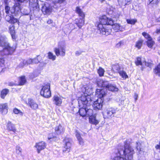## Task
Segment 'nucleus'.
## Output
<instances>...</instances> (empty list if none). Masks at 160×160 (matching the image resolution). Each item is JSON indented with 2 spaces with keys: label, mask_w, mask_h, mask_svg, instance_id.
<instances>
[{
  "label": "nucleus",
  "mask_w": 160,
  "mask_h": 160,
  "mask_svg": "<svg viewBox=\"0 0 160 160\" xmlns=\"http://www.w3.org/2000/svg\"><path fill=\"white\" fill-rule=\"evenodd\" d=\"M16 49V45L10 46L7 41L6 37L0 35V67L3 68L4 67V60L2 57L4 55L12 54Z\"/></svg>",
  "instance_id": "1"
},
{
  "label": "nucleus",
  "mask_w": 160,
  "mask_h": 160,
  "mask_svg": "<svg viewBox=\"0 0 160 160\" xmlns=\"http://www.w3.org/2000/svg\"><path fill=\"white\" fill-rule=\"evenodd\" d=\"M113 23V21L110 18H108L106 16H103L99 18V21L96 25L100 32L103 35H108L111 32V30L106 29V25H112Z\"/></svg>",
  "instance_id": "2"
},
{
  "label": "nucleus",
  "mask_w": 160,
  "mask_h": 160,
  "mask_svg": "<svg viewBox=\"0 0 160 160\" xmlns=\"http://www.w3.org/2000/svg\"><path fill=\"white\" fill-rule=\"evenodd\" d=\"M82 89L83 94L78 98L79 104L81 105L82 103L85 104L92 103V100L91 95L92 92V90L91 85L89 84L85 86Z\"/></svg>",
  "instance_id": "3"
},
{
  "label": "nucleus",
  "mask_w": 160,
  "mask_h": 160,
  "mask_svg": "<svg viewBox=\"0 0 160 160\" xmlns=\"http://www.w3.org/2000/svg\"><path fill=\"white\" fill-rule=\"evenodd\" d=\"M118 153L120 156L115 157L111 160H127L126 158L124 159V157L127 158L128 160H131L132 159L134 151L130 146H128L127 148L125 146L124 149L119 150Z\"/></svg>",
  "instance_id": "4"
},
{
  "label": "nucleus",
  "mask_w": 160,
  "mask_h": 160,
  "mask_svg": "<svg viewBox=\"0 0 160 160\" xmlns=\"http://www.w3.org/2000/svg\"><path fill=\"white\" fill-rule=\"evenodd\" d=\"M116 109L110 107L105 108L102 112L103 118L104 119H110L114 117L116 112Z\"/></svg>",
  "instance_id": "5"
},
{
  "label": "nucleus",
  "mask_w": 160,
  "mask_h": 160,
  "mask_svg": "<svg viewBox=\"0 0 160 160\" xmlns=\"http://www.w3.org/2000/svg\"><path fill=\"white\" fill-rule=\"evenodd\" d=\"M40 93L42 96L46 98H49L51 96L49 84H44L42 86L41 90Z\"/></svg>",
  "instance_id": "6"
},
{
  "label": "nucleus",
  "mask_w": 160,
  "mask_h": 160,
  "mask_svg": "<svg viewBox=\"0 0 160 160\" xmlns=\"http://www.w3.org/2000/svg\"><path fill=\"white\" fill-rule=\"evenodd\" d=\"M20 4L19 2L15 3L12 8L10 9V7L8 5H6L5 7V12L7 14H9V12H10L11 13H14L16 12H18L20 10Z\"/></svg>",
  "instance_id": "7"
},
{
  "label": "nucleus",
  "mask_w": 160,
  "mask_h": 160,
  "mask_svg": "<svg viewBox=\"0 0 160 160\" xmlns=\"http://www.w3.org/2000/svg\"><path fill=\"white\" fill-rule=\"evenodd\" d=\"M135 63L137 66L141 65L143 67L145 66L151 67L152 65L151 63L146 62L144 58H141L140 57H138L137 58L135 61Z\"/></svg>",
  "instance_id": "8"
},
{
  "label": "nucleus",
  "mask_w": 160,
  "mask_h": 160,
  "mask_svg": "<svg viewBox=\"0 0 160 160\" xmlns=\"http://www.w3.org/2000/svg\"><path fill=\"white\" fill-rule=\"evenodd\" d=\"M65 47L64 45H59L58 47L54 49V51L56 55L64 56L65 54Z\"/></svg>",
  "instance_id": "9"
},
{
  "label": "nucleus",
  "mask_w": 160,
  "mask_h": 160,
  "mask_svg": "<svg viewBox=\"0 0 160 160\" xmlns=\"http://www.w3.org/2000/svg\"><path fill=\"white\" fill-rule=\"evenodd\" d=\"M64 142L65 143V145L63 150V154L65 155L64 153H68L70 151L72 144L71 140L68 138H65Z\"/></svg>",
  "instance_id": "10"
},
{
  "label": "nucleus",
  "mask_w": 160,
  "mask_h": 160,
  "mask_svg": "<svg viewBox=\"0 0 160 160\" xmlns=\"http://www.w3.org/2000/svg\"><path fill=\"white\" fill-rule=\"evenodd\" d=\"M92 103H92H87L85 104L82 103L81 105L78 103L79 107L81 108L79 110V112L80 115L82 117L86 116L87 114L86 107L89 106Z\"/></svg>",
  "instance_id": "11"
},
{
  "label": "nucleus",
  "mask_w": 160,
  "mask_h": 160,
  "mask_svg": "<svg viewBox=\"0 0 160 160\" xmlns=\"http://www.w3.org/2000/svg\"><path fill=\"white\" fill-rule=\"evenodd\" d=\"M103 100L102 98H98L96 101H94L93 105L94 109L100 110L102 107Z\"/></svg>",
  "instance_id": "12"
},
{
  "label": "nucleus",
  "mask_w": 160,
  "mask_h": 160,
  "mask_svg": "<svg viewBox=\"0 0 160 160\" xmlns=\"http://www.w3.org/2000/svg\"><path fill=\"white\" fill-rule=\"evenodd\" d=\"M52 8L48 4H45L42 7V11L44 14H49L52 12Z\"/></svg>",
  "instance_id": "13"
},
{
  "label": "nucleus",
  "mask_w": 160,
  "mask_h": 160,
  "mask_svg": "<svg viewBox=\"0 0 160 160\" xmlns=\"http://www.w3.org/2000/svg\"><path fill=\"white\" fill-rule=\"evenodd\" d=\"M34 147L36 148L38 153H39L41 150L45 148L46 144L44 142L41 141L36 143Z\"/></svg>",
  "instance_id": "14"
},
{
  "label": "nucleus",
  "mask_w": 160,
  "mask_h": 160,
  "mask_svg": "<svg viewBox=\"0 0 160 160\" xmlns=\"http://www.w3.org/2000/svg\"><path fill=\"white\" fill-rule=\"evenodd\" d=\"M6 20L11 24H14L16 22L18 23V20L12 17L10 14H7L5 17Z\"/></svg>",
  "instance_id": "15"
},
{
  "label": "nucleus",
  "mask_w": 160,
  "mask_h": 160,
  "mask_svg": "<svg viewBox=\"0 0 160 160\" xmlns=\"http://www.w3.org/2000/svg\"><path fill=\"white\" fill-rule=\"evenodd\" d=\"M8 107L7 103L0 104V112L3 115L6 114L8 112Z\"/></svg>",
  "instance_id": "16"
},
{
  "label": "nucleus",
  "mask_w": 160,
  "mask_h": 160,
  "mask_svg": "<svg viewBox=\"0 0 160 160\" xmlns=\"http://www.w3.org/2000/svg\"><path fill=\"white\" fill-rule=\"evenodd\" d=\"M52 99L54 104L58 106H61L62 102V97L57 95H55L53 97Z\"/></svg>",
  "instance_id": "17"
},
{
  "label": "nucleus",
  "mask_w": 160,
  "mask_h": 160,
  "mask_svg": "<svg viewBox=\"0 0 160 160\" xmlns=\"http://www.w3.org/2000/svg\"><path fill=\"white\" fill-rule=\"evenodd\" d=\"M55 131L57 134L60 135L64 132L65 128L61 124H59L55 127Z\"/></svg>",
  "instance_id": "18"
},
{
  "label": "nucleus",
  "mask_w": 160,
  "mask_h": 160,
  "mask_svg": "<svg viewBox=\"0 0 160 160\" xmlns=\"http://www.w3.org/2000/svg\"><path fill=\"white\" fill-rule=\"evenodd\" d=\"M106 93L104 89H97L96 92V96L99 98H102L106 95Z\"/></svg>",
  "instance_id": "19"
},
{
  "label": "nucleus",
  "mask_w": 160,
  "mask_h": 160,
  "mask_svg": "<svg viewBox=\"0 0 160 160\" xmlns=\"http://www.w3.org/2000/svg\"><path fill=\"white\" fill-rule=\"evenodd\" d=\"M28 104L32 109L36 110L38 108V104L31 99H29L28 100Z\"/></svg>",
  "instance_id": "20"
},
{
  "label": "nucleus",
  "mask_w": 160,
  "mask_h": 160,
  "mask_svg": "<svg viewBox=\"0 0 160 160\" xmlns=\"http://www.w3.org/2000/svg\"><path fill=\"white\" fill-rule=\"evenodd\" d=\"M29 6L33 9L39 8L38 0H29Z\"/></svg>",
  "instance_id": "21"
},
{
  "label": "nucleus",
  "mask_w": 160,
  "mask_h": 160,
  "mask_svg": "<svg viewBox=\"0 0 160 160\" xmlns=\"http://www.w3.org/2000/svg\"><path fill=\"white\" fill-rule=\"evenodd\" d=\"M84 18H82L78 19H76L75 20V23L79 28L83 25L84 24Z\"/></svg>",
  "instance_id": "22"
},
{
  "label": "nucleus",
  "mask_w": 160,
  "mask_h": 160,
  "mask_svg": "<svg viewBox=\"0 0 160 160\" xmlns=\"http://www.w3.org/2000/svg\"><path fill=\"white\" fill-rule=\"evenodd\" d=\"M113 24V23L110 25L112 26V29L114 31L117 32L122 30L123 28L120 24L118 23Z\"/></svg>",
  "instance_id": "23"
},
{
  "label": "nucleus",
  "mask_w": 160,
  "mask_h": 160,
  "mask_svg": "<svg viewBox=\"0 0 160 160\" xmlns=\"http://www.w3.org/2000/svg\"><path fill=\"white\" fill-rule=\"evenodd\" d=\"M7 130L14 132H15L16 131L15 125L11 122H8L7 123Z\"/></svg>",
  "instance_id": "24"
},
{
  "label": "nucleus",
  "mask_w": 160,
  "mask_h": 160,
  "mask_svg": "<svg viewBox=\"0 0 160 160\" xmlns=\"http://www.w3.org/2000/svg\"><path fill=\"white\" fill-rule=\"evenodd\" d=\"M89 121L90 123L96 125L98 124L99 122L98 120L96 119L95 114L89 117Z\"/></svg>",
  "instance_id": "25"
},
{
  "label": "nucleus",
  "mask_w": 160,
  "mask_h": 160,
  "mask_svg": "<svg viewBox=\"0 0 160 160\" xmlns=\"http://www.w3.org/2000/svg\"><path fill=\"white\" fill-rule=\"evenodd\" d=\"M75 11L79 16L81 17L82 18H84V13L79 7H76Z\"/></svg>",
  "instance_id": "26"
},
{
  "label": "nucleus",
  "mask_w": 160,
  "mask_h": 160,
  "mask_svg": "<svg viewBox=\"0 0 160 160\" xmlns=\"http://www.w3.org/2000/svg\"><path fill=\"white\" fill-rule=\"evenodd\" d=\"M9 90L7 89H4L1 91L0 93V97L2 99H4L5 96L8 93Z\"/></svg>",
  "instance_id": "27"
},
{
  "label": "nucleus",
  "mask_w": 160,
  "mask_h": 160,
  "mask_svg": "<svg viewBox=\"0 0 160 160\" xmlns=\"http://www.w3.org/2000/svg\"><path fill=\"white\" fill-rule=\"evenodd\" d=\"M112 71L115 72H119L121 70L120 66L118 64L113 65L112 68Z\"/></svg>",
  "instance_id": "28"
},
{
  "label": "nucleus",
  "mask_w": 160,
  "mask_h": 160,
  "mask_svg": "<svg viewBox=\"0 0 160 160\" xmlns=\"http://www.w3.org/2000/svg\"><path fill=\"white\" fill-rule=\"evenodd\" d=\"M108 89L112 92H117L118 90V88L116 86H114L111 84H110L109 85Z\"/></svg>",
  "instance_id": "29"
},
{
  "label": "nucleus",
  "mask_w": 160,
  "mask_h": 160,
  "mask_svg": "<svg viewBox=\"0 0 160 160\" xmlns=\"http://www.w3.org/2000/svg\"><path fill=\"white\" fill-rule=\"evenodd\" d=\"M26 80L25 77L24 76L20 77L19 79V83H17L18 85H23L26 82Z\"/></svg>",
  "instance_id": "30"
},
{
  "label": "nucleus",
  "mask_w": 160,
  "mask_h": 160,
  "mask_svg": "<svg viewBox=\"0 0 160 160\" xmlns=\"http://www.w3.org/2000/svg\"><path fill=\"white\" fill-rule=\"evenodd\" d=\"M115 100L118 102L119 105L123 104L124 103L123 98L121 96L118 97L116 98Z\"/></svg>",
  "instance_id": "31"
},
{
  "label": "nucleus",
  "mask_w": 160,
  "mask_h": 160,
  "mask_svg": "<svg viewBox=\"0 0 160 160\" xmlns=\"http://www.w3.org/2000/svg\"><path fill=\"white\" fill-rule=\"evenodd\" d=\"M119 75L123 79H126L128 78L126 72L123 70H121L118 73Z\"/></svg>",
  "instance_id": "32"
},
{
  "label": "nucleus",
  "mask_w": 160,
  "mask_h": 160,
  "mask_svg": "<svg viewBox=\"0 0 160 160\" xmlns=\"http://www.w3.org/2000/svg\"><path fill=\"white\" fill-rule=\"evenodd\" d=\"M13 112L15 114H19L20 116H22L23 115V112L21 110L16 108H14L13 110Z\"/></svg>",
  "instance_id": "33"
},
{
  "label": "nucleus",
  "mask_w": 160,
  "mask_h": 160,
  "mask_svg": "<svg viewBox=\"0 0 160 160\" xmlns=\"http://www.w3.org/2000/svg\"><path fill=\"white\" fill-rule=\"evenodd\" d=\"M101 85H99V84L98 83V85H99L103 87H105L107 89L109 87V85L110 84L108 82V81H101Z\"/></svg>",
  "instance_id": "34"
},
{
  "label": "nucleus",
  "mask_w": 160,
  "mask_h": 160,
  "mask_svg": "<svg viewBox=\"0 0 160 160\" xmlns=\"http://www.w3.org/2000/svg\"><path fill=\"white\" fill-rule=\"evenodd\" d=\"M154 73L158 76H160V64L155 68L154 70Z\"/></svg>",
  "instance_id": "35"
},
{
  "label": "nucleus",
  "mask_w": 160,
  "mask_h": 160,
  "mask_svg": "<svg viewBox=\"0 0 160 160\" xmlns=\"http://www.w3.org/2000/svg\"><path fill=\"white\" fill-rule=\"evenodd\" d=\"M48 54V57L49 59H51L52 61H54L56 59V56L54 55L52 52H49Z\"/></svg>",
  "instance_id": "36"
},
{
  "label": "nucleus",
  "mask_w": 160,
  "mask_h": 160,
  "mask_svg": "<svg viewBox=\"0 0 160 160\" xmlns=\"http://www.w3.org/2000/svg\"><path fill=\"white\" fill-rule=\"evenodd\" d=\"M127 22L131 24H134L137 22V20L136 19H127Z\"/></svg>",
  "instance_id": "37"
},
{
  "label": "nucleus",
  "mask_w": 160,
  "mask_h": 160,
  "mask_svg": "<svg viewBox=\"0 0 160 160\" xmlns=\"http://www.w3.org/2000/svg\"><path fill=\"white\" fill-rule=\"evenodd\" d=\"M154 42L152 40V38L149 40H148L147 41V45L148 47L149 48H152L153 45H154Z\"/></svg>",
  "instance_id": "38"
},
{
  "label": "nucleus",
  "mask_w": 160,
  "mask_h": 160,
  "mask_svg": "<svg viewBox=\"0 0 160 160\" xmlns=\"http://www.w3.org/2000/svg\"><path fill=\"white\" fill-rule=\"evenodd\" d=\"M22 149L19 146H17L16 147V153L18 155H21L22 154Z\"/></svg>",
  "instance_id": "39"
},
{
  "label": "nucleus",
  "mask_w": 160,
  "mask_h": 160,
  "mask_svg": "<svg viewBox=\"0 0 160 160\" xmlns=\"http://www.w3.org/2000/svg\"><path fill=\"white\" fill-rule=\"evenodd\" d=\"M143 42V41L142 40H140L138 41H137L136 42V44L135 45V47L137 48L138 49H140L141 48V47L142 45V43Z\"/></svg>",
  "instance_id": "40"
},
{
  "label": "nucleus",
  "mask_w": 160,
  "mask_h": 160,
  "mask_svg": "<svg viewBox=\"0 0 160 160\" xmlns=\"http://www.w3.org/2000/svg\"><path fill=\"white\" fill-rule=\"evenodd\" d=\"M41 57L39 56H38L37 57L35 58H34L32 60V63L33 64H36L39 62L40 61V59Z\"/></svg>",
  "instance_id": "41"
},
{
  "label": "nucleus",
  "mask_w": 160,
  "mask_h": 160,
  "mask_svg": "<svg viewBox=\"0 0 160 160\" xmlns=\"http://www.w3.org/2000/svg\"><path fill=\"white\" fill-rule=\"evenodd\" d=\"M87 109V114L86 115L89 116H92L93 113V110L92 109L88 108L87 107H86Z\"/></svg>",
  "instance_id": "42"
},
{
  "label": "nucleus",
  "mask_w": 160,
  "mask_h": 160,
  "mask_svg": "<svg viewBox=\"0 0 160 160\" xmlns=\"http://www.w3.org/2000/svg\"><path fill=\"white\" fill-rule=\"evenodd\" d=\"M98 72L100 76H102L103 75L104 70L101 68H99L98 70Z\"/></svg>",
  "instance_id": "43"
},
{
  "label": "nucleus",
  "mask_w": 160,
  "mask_h": 160,
  "mask_svg": "<svg viewBox=\"0 0 160 160\" xmlns=\"http://www.w3.org/2000/svg\"><path fill=\"white\" fill-rule=\"evenodd\" d=\"M9 29L10 33L12 36V38H13V35L14 34L15 32L14 26L13 25H12L10 27Z\"/></svg>",
  "instance_id": "44"
},
{
  "label": "nucleus",
  "mask_w": 160,
  "mask_h": 160,
  "mask_svg": "<svg viewBox=\"0 0 160 160\" xmlns=\"http://www.w3.org/2000/svg\"><path fill=\"white\" fill-rule=\"evenodd\" d=\"M142 35L148 40L152 38L147 33L145 32H143L142 33Z\"/></svg>",
  "instance_id": "45"
},
{
  "label": "nucleus",
  "mask_w": 160,
  "mask_h": 160,
  "mask_svg": "<svg viewBox=\"0 0 160 160\" xmlns=\"http://www.w3.org/2000/svg\"><path fill=\"white\" fill-rule=\"evenodd\" d=\"M137 146L136 149L138 151H141L140 143L139 142H137Z\"/></svg>",
  "instance_id": "46"
},
{
  "label": "nucleus",
  "mask_w": 160,
  "mask_h": 160,
  "mask_svg": "<svg viewBox=\"0 0 160 160\" xmlns=\"http://www.w3.org/2000/svg\"><path fill=\"white\" fill-rule=\"evenodd\" d=\"M55 137L54 136H53L52 135V133H50V134L48 137V139L49 140H51L52 139H54Z\"/></svg>",
  "instance_id": "47"
},
{
  "label": "nucleus",
  "mask_w": 160,
  "mask_h": 160,
  "mask_svg": "<svg viewBox=\"0 0 160 160\" xmlns=\"http://www.w3.org/2000/svg\"><path fill=\"white\" fill-rule=\"evenodd\" d=\"M28 64H32V60L31 59H29L25 61Z\"/></svg>",
  "instance_id": "48"
},
{
  "label": "nucleus",
  "mask_w": 160,
  "mask_h": 160,
  "mask_svg": "<svg viewBox=\"0 0 160 160\" xmlns=\"http://www.w3.org/2000/svg\"><path fill=\"white\" fill-rule=\"evenodd\" d=\"M66 0H57L55 1L56 3L61 4L64 3Z\"/></svg>",
  "instance_id": "49"
},
{
  "label": "nucleus",
  "mask_w": 160,
  "mask_h": 160,
  "mask_svg": "<svg viewBox=\"0 0 160 160\" xmlns=\"http://www.w3.org/2000/svg\"><path fill=\"white\" fill-rule=\"evenodd\" d=\"M76 136L78 139L81 138L80 134L77 132H76Z\"/></svg>",
  "instance_id": "50"
},
{
  "label": "nucleus",
  "mask_w": 160,
  "mask_h": 160,
  "mask_svg": "<svg viewBox=\"0 0 160 160\" xmlns=\"http://www.w3.org/2000/svg\"><path fill=\"white\" fill-rule=\"evenodd\" d=\"M78 140L80 144H82L84 143L83 141L82 138L79 139Z\"/></svg>",
  "instance_id": "51"
},
{
  "label": "nucleus",
  "mask_w": 160,
  "mask_h": 160,
  "mask_svg": "<svg viewBox=\"0 0 160 160\" xmlns=\"http://www.w3.org/2000/svg\"><path fill=\"white\" fill-rule=\"evenodd\" d=\"M160 33V29L159 28H157L156 31L154 32V34H158Z\"/></svg>",
  "instance_id": "52"
},
{
  "label": "nucleus",
  "mask_w": 160,
  "mask_h": 160,
  "mask_svg": "<svg viewBox=\"0 0 160 160\" xmlns=\"http://www.w3.org/2000/svg\"><path fill=\"white\" fill-rule=\"evenodd\" d=\"M82 53V52L80 51H77L75 52V54L76 56H78Z\"/></svg>",
  "instance_id": "53"
},
{
  "label": "nucleus",
  "mask_w": 160,
  "mask_h": 160,
  "mask_svg": "<svg viewBox=\"0 0 160 160\" xmlns=\"http://www.w3.org/2000/svg\"><path fill=\"white\" fill-rule=\"evenodd\" d=\"M9 85L10 86H13L14 85H18L17 83H15L12 82H10L9 83Z\"/></svg>",
  "instance_id": "54"
},
{
  "label": "nucleus",
  "mask_w": 160,
  "mask_h": 160,
  "mask_svg": "<svg viewBox=\"0 0 160 160\" xmlns=\"http://www.w3.org/2000/svg\"><path fill=\"white\" fill-rule=\"evenodd\" d=\"M122 44V42L120 41L117 44L116 46L117 47H120Z\"/></svg>",
  "instance_id": "55"
},
{
  "label": "nucleus",
  "mask_w": 160,
  "mask_h": 160,
  "mask_svg": "<svg viewBox=\"0 0 160 160\" xmlns=\"http://www.w3.org/2000/svg\"><path fill=\"white\" fill-rule=\"evenodd\" d=\"M138 97V95L137 94H135L134 96V98L135 99V101H137V100Z\"/></svg>",
  "instance_id": "56"
},
{
  "label": "nucleus",
  "mask_w": 160,
  "mask_h": 160,
  "mask_svg": "<svg viewBox=\"0 0 160 160\" xmlns=\"http://www.w3.org/2000/svg\"><path fill=\"white\" fill-rule=\"evenodd\" d=\"M52 21L50 19H49L47 21V23L48 24H51V23H52Z\"/></svg>",
  "instance_id": "57"
},
{
  "label": "nucleus",
  "mask_w": 160,
  "mask_h": 160,
  "mask_svg": "<svg viewBox=\"0 0 160 160\" xmlns=\"http://www.w3.org/2000/svg\"><path fill=\"white\" fill-rule=\"evenodd\" d=\"M3 1L7 5L8 4L9 0H3Z\"/></svg>",
  "instance_id": "58"
},
{
  "label": "nucleus",
  "mask_w": 160,
  "mask_h": 160,
  "mask_svg": "<svg viewBox=\"0 0 160 160\" xmlns=\"http://www.w3.org/2000/svg\"><path fill=\"white\" fill-rule=\"evenodd\" d=\"M25 62V61H23V63H21L19 65L20 67H22L24 65V62Z\"/></svg>",
  "instance_id": "59"
},
{
  "label": "nucleus",
  "mask_w": 160,
  "mask_h": 160,
  "mask_svg": "<svg viewBox=\"0 0 160 160\" xmlns=\"http://www.w3.org/2000/svg\"><path fill=\"white\" fill-rule=\"evenodd\" d=\"M157 1H158V0H149L150 2V3H151L153 1H154V2H155L156 3H158Z\"/></svg>",
  "instance_id": "60"
},
{
  "label": "nucleus",
  "mask_w": 160,
  "mask_h": 160,
  "mask_svg": "<svg viewBox=\"0 0 160 160\" xmlns=\"http://www.w3.org/2000/svg\"><path fill=\"white\" fill-rule=\"evenodd\" d=\"M156 148L157 149H160V145H157L156 146Z\"/></svg>",
  "instance_id": "61"
},
{
  "label": "nucleus",
  "mask_w": 160,
  "mask_h": 160,
  "mask_svg": "<svg viewBox=\"0 0 160 160\" xmlns=\"http://www.w3.org/2000/svg\"><path fill=\"white\" fill-rule=\"evenodd\" d=\"M3 69V68H2L0 67V75L1 74V72H2Z\"/></svg>",
  "instance_id": "62"
},
{
  "label": "nucleus",
  "mask_w": 160,
  "mask_h": 160,
  "mask_svg": "<svg viewBox=\"0 0 160 160\" xmlns=\"http://www.w3.org/2000/svg\"><path fill=\"white\" fill-rule=\"evenodd\" d=\"M99 1L102 3L103 2L105 1V0H99Z\"/></svg>",
  "instance_id": "63"
},
{
  "label": "nucleus",
  "mask_w": 160,
  "mask_h": 160,
  "mask_svg": "<svg viewBox=\"0 0 160 160\" xmlns=\"http://www.w3.org/2000/svg\"><path fill=\"white\" fill-rule=\"evenodd\" d=\"M159 22V20L157 22Z\"/></svg>",
  "instance_id": "64"
}]
</instances>
